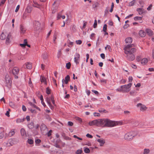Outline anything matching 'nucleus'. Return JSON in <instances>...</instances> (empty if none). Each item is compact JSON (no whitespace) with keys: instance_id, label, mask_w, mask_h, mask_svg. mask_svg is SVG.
<instances>
[{"instance_id":"obj_33","label":"nucleus","mask_w":154,"mask_h":154,"mask_svg":"<svg viewBox=\"0 0 154 154\" xmlns=\"http://www.w3.org/2000/svg\"><path fill=\"white\" fill-rule=\"evenodd\" d=\"M137 11L139 12L140 14H141L143 13V11L142 9L140 8H137Z\"/></svg>"},{"instance_id":"obj_12","label":"nucleus","mask_w":154,"mask_h":154,"mask_svg":"<svg viewBox=\"0 0 154 154\" xmlns=\"http://www.w3.org/2000/svg\"><path fill=\"white\" fill-rule=\"evenodd\" d=\"M80 57V54L78 53H76L75 54V56L74 57V62L76 63V64L79 63L78 61Z\"/></svg>"},{"instance_id":"obj_58","label":"nucleus","mask_w":154,"mask_h":154,"mask_svg":"<svg viewBox=\"0 0 154 154\" xmlns=\"http://www.w3.org/2000/svg\"><path fill=\"white\" fill-rule=\"evenodd\" d=\"M19 8H20V5H18L16 7V9L15 10V12H17L18 11Z\"/></svg>"},{"instance_id":"obj_63","label":"nucleus","mask_w":154,"mask_h":154,"mask_svg":"<svg viewBox=\"0 0 154 154\" xmlns=\"http://www.w3.org/2000/svg\"><path fill=\"white\" fill-rule=\"evenodd\" d=\"M100 56L101 57V58L103 59H104L105 58V55L104 54L102 53L101 54Z\"/></svg>"},{"instance_id":"obj_10","label":"nucleus","mask_w":154,"mask_h":154,"mask_svg":"<svg viewBox=\"0 0 154 154\" xmlns=\"http://www.w3.org/2000/svg\"><path fill=\"white\" fill-rule=\"evenodd\" d=\"M126 57L128 60L130 61H133L135 58V55L133 54L127 55Z\"/></svg>"},{"instance_id":"obj_35","label":"nucleus","mask_w":154,"mask_h":154,"mask_svg":"<svg viewBox=\"0 0 154 154\" xmlns=\"http://www.w3.org/2000/svg\"><path fill=\"white\" fill-rule=\"evenodd\" d=\"M149 152V150L148 149H145L144 150L143 154H148Z\"/></svg>"},{"instance_id":"obj_13","label":"nucleus","mask_w":154,"mask_h":154,"mask_svg":"<svg viewBox=\"0 0 154 154\" xmlns=\"http://www.w3.org/2000/svg\"><path fill=\"white\" fill-rule=\"evenodd\" d=\"M40 80L41 82L42 83H44L45 85H47L46 79L44 76L42 75L41 76Z\"/></svg>"},{"instance_id":"obj_61","label":"nucleus","mask_w":154,"mask_h":154,"mask_svg":"<svg viewBox=\"0 0 154 154\" xmlns=\"http://www.w3.org/2000/svg\"><path fill=\"white\" fill-rule=\"evenodd\" d=\"M20 45L22 48H24L26 45V44H20Z\"/></svg>"},{"instance_id":"obj_5","label":"nucleus","mask_w":154,"mask_h":154,"mask_svg":"<svg viewBox=\"0 0 154 154\" xmlns=\"http://www.w3.org/2000/svg\"><path fill=\"white\" fill-rule=\"evenodd\" d=\"M131 85V83H129L128 85L121 86V88L122 89V92L124 93L128 92L130 90Z\"/></svg>"},{"instance_id":"obj_42","label":"nucleus","mask_w":154,"mask_h":154,"mask_svg":"<svg viewBox=\"0 0 154 154\" xmlns=\"http://www.w3.org/2000/svg\"><path fill=\"white\" fill-rule=\"evenodd\" d=\"M46 93L48 94H49L51 93V90L48 87L46 88Z\"/></svg>"},{"instance_id":"obj_21","label":"nucleus","mask_w":154,"mask_h":154,"mask_svg":"<svg viewBox=\"0 0 154 154\" xmlns=\"http://www.w3.org/2000/svg\"><path fill=\"white\" fill-rule=\"evenodd\" d=\"M126 43H131L132 41V39L131 37H128L125 40Z\"/></svg>"},{"instance_id":"obj_19","label":"nucleus","mask_w":154,"mask_h":154,"mask_svg":"<svg viewBox=\"0 0 154 154\" xmlns=\"http://www.w3.org/2000/svg\"><path fill=\"white\" fill-rule=\"evenodd\" d=\"M32 11V8L29 7H27L25 9V12L28 14H30Z\"/></svg>"},{"instance_id":"obj_37","label":"nucleus","mask_w":154,"mask_h":154,"mask_svg":"<svg viewBox=\"0 0 154 154\" xmlns=\"http://www.w3.org/2000/svg\"><path fill=\"white\" fill-rule=\"evenodd\" d=\"M75 119L76 120L78 121L80 123H81L82 122V119L79 117H76Z\"/></svg>"},{"instance_id":"obj_1","label":"nucleus","mask_w":154,"mask_h":154,"mask_svg":"<svg viewBox=\"0 0 154 154\" xmlns=\"http://www.w3.org/2000/svg\"><path fill=\"white\" fill-rule=\"evenodd\" d=\"M118 125L117 122L112 121L108 119H101V127H112Z\"/></svg>"},{"instance_id":"obj_4","label":"nucleus","mask_w":154,"mask_h":154,"mask_svg":"<svg viewBox=\"0 0 154 154\" xmlns=\"http://www.w3.org/2000/svg\"><path fill=\"white\" fill-rule=\"evenodd\" d=\"M88 124L91 126L95 125L98 127H101V119L90 121L88 123Z\"/></svg>"},{"instance_id":"obj_59","label":"nucleus","mask_w":154,"mask_h":154,"mask_svg":"<svg viewBox=\"0 0 154 154\" xmlns=\"http://www.w3.org/2000/svg\"><path fill=\"white\" fill-rule=\"evenodd\" d=\"M86 136L89 138H92L93 137V136L89 134H87L86 135Z\"/></svg>"},{"instance_id":"obj_56","label":"nucleus","mask_w":154,"mask_h":154,"mask_svg":"<svg viewBox=\"0 0 154 154\" xmlns=\"http://www.w3.org/2000/svg\"><path fill=\"white\" fill-rule=\"evenodd\" d=\"M113 22L112 20H109L108 22V24L110 26H112L113 25Z\"/></svg>"},{"instance_id":"obj_39","label":"nucleus","mask_w":154,"mask_h":154,"mask_svg":"<svg viewBox=\"0 0 154 154\" xmlns=\"http://www.w3.org/2000/svg\"><path fill=\"white\" fill-rule=\"evenodd\" d=\"M82 152V149H79L77 150L75 152L76 154H81Z\"/></svg>"},{"instance_id":"obj_44","label":"nucleus","mask_w":154,"mask_h":154,"mask_svg":"<svg viewBox=\"0 0 154 154\" xmlns=\"http://www.w3.org/2000/svg\"><path fill=\"white\" fill-rule=\"evenodd\" d=\"M107 27V25L106 24H104L103 28V32H105L106 31Z\"/></svg>"},{"instance_id":"obj_52","label":"nucleus","mask_w":154,"mask_h":154,"mask_svg":"<svg viewBox=\"0 0 154 154\" xmlns=\"http://www.w3.org/2000/svg\"><path fill=\"white\" fill-rule=\"evenodd\" d=\"M73 137L75 138H76L78 139V140H82V138L79 137L76 135H73Z\"/></svg>"},{"instance_id":"obj_6","label":"nucleus","mask_w":154,"mask_h":154,"mask_svg":"<svg viewBox=\"0 0 154 154\" xmlns=\"http://www.w3.org/2000/svg\"><path fill=\"white\" fill-rule=\"evenodd\" d=\"M51 100L53 104L54 105H55V101H54V97H53L52 96H51V97L46 98V101H47L48 104L49 105L50 108L51 109H52L54 108V107L51 104Z\"/></svg>"},{"instance_id":"obj_46","label":"nucleus","mask_w":154,"mask_h":154,"mask_svg":"<svg viewBox=\"0 0 154 154\" xmlns=\"http://www.w3.org/2000/svg\"><path fill=\"white\" fill-rule=\"evenodd\" d=\"M94 116L99 117L100 116V114L99 113L95 112L94 113Z\"/></svg>"},{"instance_id":"obj_30","label":"nucleus","mask_w":154,"mask_h":154,"mask_svg":"<svg viewBox=\"0 0 154 154\" xmlns=\"http://www.w3.org/2000/svg\"><path fill=\"white\" fill-rule=\"evenodd\" d=\"M28 126L29 129H32L34 127V123L33 122H31L28 125Z\"/></svg>"},{"instance_id":"obj_43","label":"nucleus","mask_w":154,"mask_h":154,"mask_svg":"<svg viewBox=\"0 0 154 154\" xmlns=\"http://www.w3.org/2000/svg\"><path fill=\"white\" fill-rule=\"evenodd\" d=\"M130 94L131 96H134L135 95V91H131L130 92Z\"/></svg>"},{"instance_id":"obj_64","label":"nucleus","mask_w":154,"mask_h":154,"mask_svg":"<svg viewBox=\"0 0 154 154\" xmlns=\"http://www.w3.org/2000/svg\"><path fill=\"white\" fill-rule=\"evenodd\" d=\"M129 82H131L133 80V78L132 76H129L128 78Z\"/></svg>"},{"instance_id":"obj_50","label":"nucleus","mask_w":154,"mask_h":154,"mask_svg":"<svg viewBox=\"0 0 154 154\" xmlns=\"http://www.w3.org/2000/svg\"><path fill=\"white\" fill-rule=\"evenodd\" d=\"M95 34L94 33H92L91 34L90 38L92 39H93L95 37Z\"/></svg>"},{"instance_id":"obj_20","label":"nucleus","mask_w":154,"mask_h":154,"mask_svg":"<svg viewBox=\"0 0 154 154\" xmlns=\"http://www.w3.org/2000/svg\"><path fill=\"white\" fill-rule=\"evenodd\" d=\"M29 17V14L24 11L22 16L23 19L25 20L27 18Z\"/></svg>"},{"instance_id":"obj_62","label":"nucleus","mask_w":154,"mask_h":154,"mask_svg":"<svg viewBox=\"0 0 154 154\" xmlns=\"http://www.w3.org/2000/svg\"><path fill=\"white\" fill-rule=\"evenodd\" d=\"M152 5L150 4L147 8V10L148 11L150 10L152 7Z\"/></svg>"},{"instance_id":"obj_32","label":"nucleus","mask_w":154,"mask_h":154,"mask_svg":"<svg viewBox=\"0 0 154 154\" xmlns=\"http://www.w3.org/2000/svg\"><path fill=\"white\" fill-rule=\"evenodd\" d=\"M15 132L14 130H12L9 133V136L10 137L12 136L14 134Z\"/></svg>"},{"instance_id":"obj_41","label":"nucleus","mask_w":154,"mask_h":154,"mask_svg":"<svg viewBox=\"0 0 154 154\" xmlns=\"http://www.w3.org/2000/svg\"><path fill=\"white\" fill-rule=\"evenodd\" d=\"M142 18L141 17H135L134 18V20H141Z\"/></svg>"},{"instance_id":"obj_8","label":"nucleus","mask_w":154,"mask_h":154,"mask_svg":"<svg viewBox=\"0 0 154 154\" xmlns=\"http://www.w3.org/2000/svg\"><path fill=\"white\" fill-rule=\"evenodd\" d=\"M137 106L138 107H140V110L142 111H143L146 110L147 109V107H146L145 105H143L141 103H139L137 104Z\"/></svg>"},{"instance_id":"obj_2","label":"nucleus","mask_w":154,"mask_h":154,"mask_svg":"<svg viewBox=\"0 0 154 154\" xmlns=\"http://www.w3.org/2000/svg\"><path fill=\"white\" fill-rule=\"evenodd\" d=\"M135 46V45L134 44L128 45L125 46L124 48L125 54L128 55L135 53L137 51L136 49L134 48H131Z\"/></svg>"},{"instance_id":"obj_51","label":"nucleus","mask_w":154,"mask_h":154,"mask_svg":"<svg viewBox=\"0 0 154 154\" xmlns=\"http://www.w3.org/2000/svg\"><path fill=\"white\" fill-rule=\"evenodd\" d=\"M99 111L100 112H104L105 113H106L107 112V111L105 109H101L100 110H99Z\"/></svg>"},{"instance_id":"obj_54","label":"nucleus","mask_w":154,"mask_h":154,"mask_svg":"<svg viewBox=\"0 0 154 154\" xmlns=\"http://www.w3.org/2000/svg\"><path fill=\"white\" fill-rule=\"evenodd\" d=\"M29 104L32 107H34V108L36 107V106L34 104L32 103L29 102Z\"/></svg>"},{"instance_id":"obj_11","label":"nucleus","mask_w":154,"mask_h":154,"mask_svg":"<svg viewBox=\"0 0 154 154\" xmlns=\"http://www.w3.org/2000/svg\"><path fill=\"white\" fill-rule=\"evenodd\" d=\"M97 140L100 143V146H103L105 143V140L103 138L98 139Z\"/></svg>"},{"instance_id":"obj_15","label":"nucleus","mask_w":154,"mask_h":154,"mask_svg":"<svg viewBox=\"0 0 154 154\" xmlns=\"http://www.w3.org/2000/svg\"><path fill=\"white\" fill-rule=\"evenodd\" d=\"M70 80V77L69 75H67L65 78V80L63 79L62 80V82L63 83L64 82L66 84H67L68 83V81Z\"/></svg>"},{"instance_id":"obj_60","label":"nucleus","mask_w":154,"mask_h":154,"mask_svg":"<svg viewBox=\"0 0 154 154\" xmlns=\"http://www.w3.org/2000/svg\"><path fill=\"white\" fill-rule=\"evenodd\" d=\"M41 140L38 139H37L35 140V142L36 144L40 143L41 142Z\"/></svg>"},{"instance_id":"obj_34","label":"nucleus","mask_w":154,"mask_h":154,"mask_svg":"<svg viewBox=\"0 0 154 154\" xmlns=\"http://www.w3.org/2000/svg\"><path fill=\"white\" fill-rule=\"evenodd\" d=\"M84 151L85 153H89L90 152L89 149L88 148L84 147Z\"/></svg>"},{"instance_id":"obj_22","label":"nucleus","mask_w":154,"mask_h":154,"mask_svg":"<svg viewBox=\"0 0 154 154\" xmlns=\"http://www.w3.org/2000/svg\"><path fill=\"white\" fill-rule=\"evenodd\" d=\"M25 120V118L17 119L16 120V122L17 123H21L23 122Z\"/></svg>"},{"instance_id":"obj_38","label":"nucleus","mask_w":154,"mask_h":154,"mask_svg":"<svg viewBox=\"0 0 154 154\" xmlns=\"http://www.w3.org/2000/svg\"><path fill=\"white\" fill-rule=\"evenodd\" d=\"M9 106L12 108H14L15 107L14 103L12 102H10L9 103Z\"/></svg>"},{"instance_id":"obj_29","label":"nucleus","mask_w":154,"mask_h":154,"mask_svg":"<svg viewBox=\"0 0 154 154\" xmlns=\"http://www.w3.org/2000/svg\"><path fill=\"white\" fill-rule=\"evenodd\" d=\"M10 38L11 35H8L6 41V44H8L10 43L11 42Z\"/></svg>"},{"instance_id":"obj_53","label":"nucleus","mask_w":154,"mask_h":154,"mask_svg":"<svg viewBox=\"0 0 154 154\" xmlns=\"http://www.w3.org/2000/svg\"><path fill=\"white\" fill-rule=\"evenodd\" d=\"M73 125V123L69 121L68 122V125L69 126H72Z\"/></svg>"},{"instance_id":"obj_40","label":"nucleus","mask_w":154,"mask_h":154,"mask_svg":"<svg viewBox=\"0 0 154 154\" xmlns=\"http://www.w3.org/2000/svg\"><path fill=\"white\" fill-rule=\"evenodd\" d=\"M71 65L70 63H68L66 64V67L67 69H69L70 68Z\"/></svg>"},{"instance_id":"obj_18","label":"nucleus","mask_w":154,"mask_h":154,"mask_svg":"<svg viewBox=\"0 0 154 154\" xmlns=\"http://www.w3.org/2000/svg\"><path fill=\"white\" fill-rule=\"evenodd\" d=\"M148 62V60L147 58H144L141 60V63L144 65L146 64Z\"/></svg>"},{"instance_id":"obj_48","label":"nucleus","mask_w":154,"mask_h":154,"mask_svg":"<svg viewBox=\"0 0 154 154\" xmlns=\"http://www.w3.org/2000/svg\"><path fill=\"white\" fill-rule=\"evenodd\" d=\"M43 58L45 60H46L47 58V54L46 53H45L43 54Z\"/></svg>"},{"instance_id":"obj_31","label":"nucleus","mask_w":154,"mask_h":154,"mask_svg":"<svg viewBox=\"0 0 154 154\" xmlns=\"http://www.w3.org/2000/svg\"><path fill=\"white\" fill-rule=\"evenodd\" d=\"M27 142L29 144L32 145L33 144V140L32 139H29L27 141Z\"/></svg>"},{"instance_id":"obj_49","label":"nucleus","mask_w":154,"mask_h":154,"mask_svg":"<svg viewBox=\"0 0 154 154\" xmlns=\"http://www.w3.org/2000/svg\"><path fill=\"white\" fill-rule=\"evenodd\" d=\"M97 26V20H94V28H96Z\"/></svg>"},{"instance_id":"obj_16","label":"nucleus","mask_w":154,"mask_h":154,"mask_svg":"<svg viewBox=\"0 0 154 154\" xmlns=\"http://www.w3.org/2000/svg\"><path fill=\"white\" fill-rule=\"evenodd\" d=\"M55 2H54L52 8V13H54L55 12L57 8V6L55 5Z\"/></svg>"},{"instance_id":"obj_7","label":"nucleus","mask_w":154,"mask_h":154,"mask_svg":"<svg viewBox=\"0 0 154 154\" xmlns=\"http://www.w3.org/2000/svg\"><path fill=\"white\" fill-rule=\"evenodd\" d=\"M19 68L17 67H14L12 69V73L15 76L16 78H18V76H17L19 73Z\"/></svg>"},{"instance_id":"obj_36","label":"nucleus","mask_w":154,"mask_h":154,"mask_svg":"<svg viewBox=\"0 0 154 154\" xmlns=\"http://www.w3.org/2000/svg\"><path fill=\"white\" fill-rule=\"evenodd\" d=\"M135 3V0H133L131 2L129 3V6H131L134 5Z\"/></svg>"},{"instance_id":"obj_17","label":"nucleus","mask_w":154,"mask_h":154,"mask_svg":"<svg viewBox=\"0 0 154 154\" xmlns=\"http://www.w3.org/2000/svg\"><path fill=\"white\" fill-rule=\"evenodd\" d=\"M20 30L21 33L24 34L26 31V29L24 26L21 25L20 26Z\"/></svg>"},{"instance_id":"obj_24","label":"nucleus","mask_w":154,"mask_h":154,"mask_svg":"<svg viewBox=\"0 0 154 154\" xmlns=\"http://www.w3.org/2000/svg\"><path fill=\"white\" fill-rule=\"evenodd\" d=\"M8 142L9 143V145H8V146H12L15 143L14 140L12 139H9Z\"/></svg>"},{"instance_id":"obj_14","label":"nucleus","mask_w":154,"mask_h":154,"mask_svg":"<svg viewBox=\"0 0 154 154\" xmlns=\"http://www.w3.org/2000/svg\"><path fill=\"white\" fill-rule=\"evenodd\" d=\"M33 7L36 8H38L39 9H41V8L42 7V6L40 5L37 2H36L34 1L32 5Z\"/></svg>"},{"instance_id":"obj_57","label":"nucleus","mask_w":154,"mask_h":154,"mask_svg":"<svg viewBox=\"0 0 154 154\" xmlns=\"http://www.w3.org/2000/svg\"><path fill=\"white\" fill-rule=\"evenodd\" d=\"M86 56V62H88V60L89 58V55L88 54H87Z\"/></svg>"},{"instance_id":"obj_9","label":"nucleus","mask_w":154,"mask_h":154,"mask_svg":"<svg viewBox=\"0 0 154 154\" xmlns=\"http://www.w3.org/2000/svg\"><path fill=\"white\" fill-rule=\"evenodd\" d=\"M34 30H38L40 29V24L38 21H35L34 23Z\"/></svg>"},{"instance_id":"obj_26","label":"nucleus","mask_w":154,"mask_h":154,"mask_svg":"<svg viewBox=\"0 0 154 154\" xmlns=\"http://www.w3.org/2000/svg\"><path fill=\"white\" fill-rule=\"evenodd\" d=\"M26 67L28 69H30L32 68V63H25Z\"/></svg>"},{"instance_id":"obj_25","label":"nucleus","mask_w":154,"mask_h":154,"mask_svg":"<svg viewBox=\"0 0 154 154\" xmlns=\"http://www.w3.org/2000/svg\"><path fill=\"white\" fill-rule=\"evenodd\" d=\"M20 133L22 136H26V131L24 128H22L21 129Z\"/></svg>"},{"instance_id":"obj_3","label":"nucleus","mask_w":154,"mask_h":154,"mask_svg":"<svg viewBox=\"0 0 154 154\" xmlns=\"http://www.w3.org/2000/svg\"><path fill=\"white\" fill-rule=\"evenodd\" d=\"M135 131H131L127 133L124 136V138L126 140H132L137 135Z\"/></svg>"},{"instance_id":"obj_23","label":"nucleus","mask_w":154,"mask_h":154,"mask_svg":"<svg viewBox=\"0 0 154 154\" xmlns=\"http://www.w3.org/2000/svg\"><path fill=\"white\" fill-rule=\"evenodd\" d=\"M146 33L149 36L152 35V30L149 29H147L146 30Z\"/></svg>"},{"instance_id":"obj_28","label":"nucleus","mask_w":154,"mask_h":154,"mask_svg":"<svg viewBox=\"0 0 154 154\" xmlns=\"http://www.w3.org/2000/svg\"><path fill=\"white\" fill-rule=\"evenodd\" d=\"M6 37V35L4 33L2 32L1 33L0 36V39L2 40H4Z\"/></svg>"},{"instance_id":"obj_55","label":"nucleus","mask_w":154,"mask_h":154,"mask_svg":"<svg viewBox=\"0 0 154 154\" xmlns=\"http://www.w3.org/2000/svg\"><path fill=\"white\" fill-rule=\"evenodd\" d=\"M129 26V24H125L123 26V28L124 29H126Z\"/></svg>"},{"instance_id":"obj_27","label":"nucleus","mask_w":154,"mask_h":154,"mask_svg":"<svg viewBox=\"0 0 154 154\" xmlns=\"http://www.w3.org/2000/svg\"><path fill=\"white\" fill-rule=\"evenodd\" d=\"M139 34L140 36L141 37H144L145 35V33L143 30H140L139 31Z\"/></svg>"},{"instance_id":"obj_45","label":"nucleus","mask_w":154,"mask_h":154,"mask_svg":"<svg viewBox=\"0 0 154 154\" xmlns=\"http://www.w3.org/2000/svg\"><path fill=\"white\" fill-rule=\"evenodd\" d=\"M77 45H81L82 43V41L81 40H76L75 41Z\"/></svg>"},{"instance_id":"obj_47","label":"nucleus","mask_w":154,"mask_h":154,"mask_svg":"<svg viewBox=\"0 0 154 154\" xmlns=\"http://www.w3.org/2000/svg\"><path fill=\"white\" fill-rule=\"evenodd\" d=\"M141 57L140 56H137L136 57V60H137L138 62H139L141 59Z\"/></svg>"}]
</instances>
